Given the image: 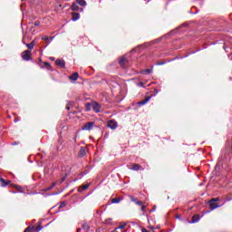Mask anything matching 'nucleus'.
Listing matches in <instances>:
<instances>
[{
  "label": "nucleus",
  "instance_id": "obj_36",
  "mask_svg": "<svg viewBox=\"0 0 232 232\" xmlns=\"http://www.w3.org/2000/svg\"><path fill=\"white\" fill-rule=\"evenodd\" d=\"M138 86H140V87L144 86V82L138 83Z\"/></svg>",
  "mask_w": 232,
  "mask_h": 232
},
{
  "label": "nucleus",
  "instance_id": "obj_35",
  "mask_svg": "<svg viewBox=\"0 0 232 232\" xmlns=\"http://www.w3.org/2000/svg\"><path fill=\"white\" fill-rule=\"evenodd\" d=\"M110 222H111V218L107 219V220L105 221L106 224H110Z\"/></svg>",
  "mask_w": 232,
  "mask_h": 232
},
{
  "label": "nucleus",
  "instance_id": "obj_43",
  "mask_svg": "<svg viewBox=\"0 0 232 232\" xmlns=\"http://www.w3.org/2000/svg\"><path fill=\"white\" fill-rule=\"evenodd\" d=\"M231 200V198H228L227 201Z\"/></svg>",
  "mask_w": 232,
  "mask_h": 232
},
{
  "label": "nucleus",
  "instance_id": "obj_5",
  "mask_svg": "<svg viewBox=\"0 0 232 232\" xmlns=\"http://www.w3.org/2000/svg\"><path fill=\"white\" fill-rule=\"evenodd\" d=\"M209 208H211V211L214 209H217V208H220V205L217 204L215 201H211V199L208 202Z\"/></svg>",
  "mask_w": 232,
  "mask_h": 232
},
{
  "label": "nucleus",
  "instance_id": "obj_8",
  "mask_svg": "<svg viewBox=\"0 0 232 232\" xmlns=\"http://www.w3.org/2000/svg\"><path fill=\"white\" fill-rule=\"evenodd\" d=\"M151 99L150 96L147 97L145 100H142L140 102H138L139 106H144V104H148V102H150V100Z\"/></svg>",
  "mask_w": 232,
  "mask_h": 232
},
{
  "label": "nucleus",
  "instance_id": "obj_20",
  "mask_svg": "<svg viewBox=\"0 0 232 232\" xmlns=\"http://www.w3.org/2000/svg\"><path fill=\"white\" fill-rule=\"evenodd\" d=\"M82 229H84L85 231L90 229V225H88L87 222H84L82 226Z\"/></svg>",
  "mask_w": 232,
  "mask_h": 232
},
{
  "label": "nucleus",
  "instance_id": "obj_38",
  "mask_svg": "<svg viewBox=\"0 0 232 232\" xmlns=\"http://www.w3.org/2000/svg\"><path fill=\"white\" fill-rule=\"evenodd\" d=\"M36 231L37 232L41 231V227H36Z\"/></svg>",
  "mask_w": 232,
  "mask_h": 232
},
{
  "label": "nucleus",
  "instance_id": "obj_18",
  "mask_svg": "<svg viewBox=\"0 0 232 232\" xmlns=\"http://www.w3.org/2000/svg\"><path fill=\"white\" fill-rule=\"evenodd\" d=\"M119 64L121 66V68H124V65L126 64V58H121V60L119 61Z\"/></svg>",
  "mask_w": 232,
  "mask_h": 232
},
{
  "label": "nucleus",
  "instance_id": "obj_41",
  "mask_svg": "<svg viewBox=\"0 0 232 232\" xmlns=\"http://www.w3.org/2000/svg\"><path fill=\"white\" fill-rule=\"evenodd\" d=\"M81 231V228H77V232H80Z\"/></svg>",
  "mask_w": 232,
  "mask_h": 232
},
{
  "label": "nucleus",
  "instance_id": "obj_37",
  "mask_svg": "<svg viewBox=\"0 0 232 232\" xmlns=\"http://www.w3.org/2000/svg\"><path fill=\"white\" fill-rule=\"evenodd\" d=\"M17 144H19V143L14 141V142L12 143V146H17Z\"/></svg>",
  "mask_w": 232,
  "mask_h": 232
},
{
  "label": "nucleus",
  "instance_id": "obj_28",
  "mask_svg": "<svg viewBox=\"0 0 232 232\" xmlns=\"http://www.w3.org/2000/svg\"><path fill=\"white\" fill-rule=\"evenodd\" d=\"M141 211H143V213L146 211V206L141 205Z\"/></svg>",
  "mask_w": 232,
  "mask_h": 232
},
{
  "label": "nucleus",
  "instance_id": "obj_15",
  "mask_svg": "<svg viewBox=\"0 0 232 232\" xmlns=\"http://www.w3.org/2000/svg\"><path fill=\"white\" fill-rule=\"evenodd\" d=\"M128 226V223L121 222L120 223V226L114 229V231H117V229H124Z\"/></svg>",
  "mask_w": 232,
  "mask_h": 232
},
{
  "label": "nucleus",
  "instance_id": "obj_40",
  "mask_svg": "<svg viewBox=\"0 0 232 232\" xmlns=\"http://www.w3.org/2000/svg\"><path fill=\"white\" fill-rule=\"evenodd\" d=\"M150 229H155V227H150Z\"/></svg>",
  "mask_w": 232,
  "mask_h": 232
},
{
  "label": "nucleus",
  "instance_id": "obj_9",
  "mask_svg": "<svg viewBox=\"0 0 232 232\" xmlns=\"http://www.w3.org/2000/svg\"><path fill=\"white\" fill-rule=\"evenodd\" d=\"M0 182H1V186L2 188H6V186H8V184H10V180H5V179L0 178Z\"/></svg>",
  "mask_w": 232,
  "mask_h": 232
},
{
  "label": "nucleus",
  "instance_id": "obj_14",
  "mask_svg": "<svg viewBox=\"0 0 232 232\" xmlns=\"http://www.w3.org/2000/svg\"><path fill=\"white\" fill-rule=\"evenodd\" d=\"M141 73L143 75H149L150 73H153V68H151V69H145V70L141 71Z\"/></svg>",
  "mask_w": 232,
  "mask_h": 232
},
{
  "label": "nucleus",
  "instance_id": "obj_42",
  "mask_svg": "<svg viewBox=\"0 0 232 232\" xmlns=\"http://www.w3.org/2000/svg\"><path fill=\"white\" fill-rule=\"evenodd\" d=\"M51 60L54 61V58H51Z\"/></svg>",
  "mask_w": 232,
  "mask_h": 232
},
{
  "label": "nucleus",
  "instance_id": "obj_27",
  "mask_svg": "<svg viewBox=\"0 0 232 232\" xmlns=\"http://www.w3.org/2000/svg\"><path fill=\"white\" fill-rule=\"evenodd\" d=\"M165 63H166V62L158 63H157V66H162V65L165 64Z\"/></svg>",
  "mask_w": 232,
  "mask_h": 232
},
{
  "label": "nucleus",
  "instance_id": "obj_1",
  "mask_svg": "<svg viewBox=\"0 0 232 232\" xmlns=\"http://www.w3.org/2000/svg\"><path fill=\"white\" fill-rule=\"evenodd\" d=\"M93 126H95V122L94 121H89V122H86L82 127V131H91V130H93Z\"/></svg>",
  "mask_w": 232,
  "mask_h": 232
},
{
  "label": "nucleus",
  "instance_id": "obj_26",
  "mask_svg": "<svg viewBox=\"0 0 232 232\" xmlns=\"http://www.w3.org/2000/svg\"><path fill=\"white\" fill-rule=\"evenodd\" d=\"M49 39H50V37H48V36H43L42 37L43 41H49Z\"/></svg>",
  "mask_w": 232,
  "mask_h": 232
},
{
  "label": "nucleus",
  "instance_id": "obj_30",
  "mask_svg": "<svg viewBox=\"0 0 232 232\" xmlns=\"http://www.w3.org/2000/svg\"><path fill=\"white\" fill-rule=\"evenodd\" d=\"M137 206H142V201H136Z\"/></svg>",
  "mask_w": 232,
  "mask_h": 232
},
{
  "label": "nucleus",
  "instance_id": "obj_13",
  "mask_svg": "<svg viewBox=\"0 0 232 232\" xmlns=\"http://www.w3.org/2000/svg\"><path fill=\"white\" fill-rule=\"evenodd\" d=\"M72 21H79V19L81 18V14H79V13H72Z\"/></svg>",
  "mask_w": 232,
  "mask_h": 232
},
{
  "label": "nucleus",
  "instance_id": "obj_21",
  "mask_svg": "<svg viewBox=\"0 0 232 232\" xmlns=\"http://www.w3.org/2000/svg\"><path fill=\"white\" fill-rule=\"evenodd\" d=\"M85 111H92V103H86L85 104Z\"/></svg>",
  "mask_w": 232,
  "mask_h": 232
},
{
  "label": "nucleus",
  "instance_id": "obj_4",
  "mask_svg": "<svg viewBox=\"0 0 232 232\" xmlns=\"http://www.w3.org/2000/svg\"><path fill=\"white\" fill-rule=\"evenodd\" d=\"M92 108L95 113H101V104L97 102H92Z\"/></svg>",
  "mask_w": 232,
  "mask_h": 232
},
{
  "label": "nucleus",
  "instance_id": "obj_17",
  "mask_svg": "<svg viewBox=\"0 0 232 232\" xmlns=\"http://www.w3.org/2000/svg\"><path fill=\"white\" fill-rule=\"evenodd\" d=\"M71 81H77L79 79V73L74 72L72 76L69 77Z\"/></svg>",
  "mask_w": 232,
  "mask_h": 232
},
{
  "label": "nucleus",
  "instance_id": "obj_22",
  "mask_svg": "<svg viewBox=\"0 0 232 232\" xmlns=\"http://www.w3.org/2000/svg\"><path fill=\"white\" fill-rule=\"evenodd\" d=\"M82 191H85L88 188H90V184L82 185Z\"/></svg>",
  "mask_w": 232,
  "mask_h": 232
},
{
  "label": "nucleus",
  "instance_id": "obj_39",
  "mask_svg": "<svg viewBox=\"0 0 232 232\" xmlns=\"http://www.w3.org/2000/svg\"><path fill=\"white\" fill-rule=\"evenodd\" d=\"M45 66H50V63H48V62L44 63Z\"/></svg>",
  "mask_w": 232,
  "mask_h": 232
},
{
  "label": "nucleus",
  "instance_id": "obj_6",
  "mask_svg": "<svg viewBox=\"0 0 232 232\" xmlns=\"http://www.w3.org/2000/svg\"><path fill=\"white\" fill-rule=\"evenodd\" d=\"M88 153V149L86 147H82L80 149L79 157H84Z\"/></svg>",
  "mask_w": 232,
  "mask_h": 232
},
{
  "label": "nucleus",
  "instance_id": "obj_29",
  "mask_svg": "<svg viewBox=\"0 0 232 232\" xmlns=\"http://www.w3.org/2000/svg\"><path fill=\"white\" fill-rule=\"evenodd\" d=\"M39 24H41V22H39V21L34 22V26H39Z\"/></svg>",
  "mask_w": 232,
  "mask_h": 232
},
{
  "label": "nucleus",
  "instance_id": "obj_33",
  "mask_svg": "<svg viewBox=\"0 0 232 232\" xmlns=\"http://www.w3.org/2000/svg\"><path fill=\"white\" fill-rule=\"evenodd\" d=\"M131 201H132V202H135V204H137V202H138L139 200H137V199L131 198Z\"/></svg>",
  "mask_w": 232,
  "mask_h": 232
},
{
  "label": "nucleus",
  "instance_id": "obj_2",
  "mask_svg": "<svg viewBox=\"0 0 232 232\" xmlns=\"http://www.w3.org/2000/svg\"><path fill=\"white\" fill-rule=\"evenodd\" d=\"M21 55L24 61H32V51H24Z\"/></svg>",
  "mask_w": 232,
  "mask_h": 232
},
{
  "label": "nucleus",
  "instance_id": "obj_11",
  "mask_svg": "<svg viewBox=\"0 0 232 232\" xmlns=\"http://www.w3.org/2000/svg\"><path fill=\"white\" fill-rule=\"evenodd\" d=\"M198 220H200V216L194 215L192 217V221L190 222V224H197V222H198Z\"/></svg>",
  "mask_w": 232,
  "mask_h": 232
},
{
  "label": "nucleus",
  "instance_id": "obj_31",
  "mask_svg": "<svg viewBox=\"0 0 232 232\" xmlns=\"http://www.w3.org/2000/svg\"><path fill=\"white\" fill-rule=\"evenodd\" d=\"M64 206H66V203H64V202H62V203L60 204V208H64Z\"/></svg>",
  "mask_w": 232,
  "mask_h": 232
},
{
  "label": "nucleus",
  "instance_id": "obj_3",
  "mask_svg": "<svg viewBox=\"0 0 232 232\" xmlns=\"http://www.w3.org/2000/svg\"><path fill=\"white\" fill-rule=\"evenodd\" d=\"M107 126L111 130H117V128H119V123L115 120H111L108 121Z\"/></svg>",
  "mask_w": 232,
  "mask_h": 232
},
{
  "label": "nucleus",
  "instance_id": "obj_12",
  "mask_svg": "<svg viewBox=\"0 0 232 232\" xmlns=\"http://www.w3.org/2000/svg\"><path fill=\"white\" fill-rule=\"evenodd\" d=\"M142 167L140 164H134L132 168H129V169H131L132 171H139Z\"/></svg>",
  "mask_w": 232,
  "mask_h": 232
},
{
  "label": "nucleus",
  "instance_id": "obj_10",
  "mask_svg": "<svg viewBox=\"0 0 232 232\" xmlns=\"http://www.w3.org/2000/svg\"><path fill=\"white\" fill-rule=\"evenodd\" d=\"M23 44H25V46H26L29 50H34V47L35 46L34 41H33L31 44H25L24 41H23Z\"/></svg>",
  "mask_w": 232,
  "mask_h": 232
},
{
  "label": "nucleus",
  "instance_id": "obj_7",
  "mask_svg": "<svg viewBox=\"0 0 232 232\" xmlns=\"http://www.w3.org/2000/svg\"><path fill=\"white\" fill-rule=\"evenodd\" d=\"M56 64L57 66H61V68H64V66H66V63L63 59H57Z\"/></svg>",
  "mask_w": 232,
  "mask_h": 232
},
{
  "label": "nucleus",
  "instance_id": "obj_25",
  "mask_svg": "<svg viewBox=\"0 0 232 232\" xmlns=\"http://www.w3.org/2000/svg\"><path fill=\"white\" fill-rule=\"evenodd\" d=\"M210 200H211V202H218L220 200V198H212Z\"/></svg>",
  "mask_w": 232,
  "mask_h": 232
},
{
  "label": "nucleus",
  "instance_id": "obj_32",
  "mask_svg": "<svg viewBox=\"0 0 232 232\" xmlns=\"http://www.w3.org/2000/svg\"><path fill=\"white\" fill-rule=\"evenodd\" d=\"M30 229H32V227H28L24 232H30Z\"/></svg>",
  "mask_w": 232,
  "mask_h": 232
},
{
  "label": "nucleus",
  "instance_id": "obj_16",
  "mask_svg": "<svg viewBox=\"0 0 232 232\" xmlns=\"http://www.w3.org/2000/svg\"><path fill=\"white\" fill-rule=\"evenodd\" d=\"M72 12H79V4L77 2L72 4Z\"/></svg>",
  "mask_w": 232,
  "mask_h": 232
},
{
  "label": "nucleus",
  "instance_id": "obj_34",
  "mask_svg": "<svg viewBox=\"0 0 232 232\" xmlns=\"http://www.w3.org/2000/svg\"><path fill=\"white\" fill-rule=\"evenodd\" d=\"M141 232H150V230H148L146 228H141Z\"/></svg>",
  "mask_w": 232,
  "mask_h": 232
},
{
  "label": "nucleus",
  "instance_id": "obj_23",
  "mask_svg": "<svg viewBox=\"0 0 232 232\" xmlns=\"http://www.w3.org/2000/svg\"><path fill=\"white\" fill-rule=\"evenodd\" d=\"M111 202H112V204H119V202H121V199L114 198H112Z\"/></svg>",
  "mask_w": 232,
  "mask_h": 232
},
{
  "label": "nucleus",
  "instance_id": "obj_19",
  "mask_svg": "<svg viewBox=\"0 0 232 232\" xmlns=\"http://www.w3.org/2000/svg\"><path fill=\"white\" fill-rule=\"evenodd\" d=\"M77 5L80 6H86V0H76Z\"/></svg>",
  "mask_w": 232,
  "mask_h": 232
},
{
  "label": "nucleus",
  "instance_id": "obj_24",
  "mask_svg": "<svg viewBox=\"0 0 232 232\" xmlns=\"http://www.w3.org/2000/svg\"><path fill=\"white\" fill-rule=\"evenodd\" d=\"M55 182L52 184L51 187H49L48 188H46L47 191H50V189H53V188L55 187Z\"/></svg>",
  "mask_w": 232,
  "mask_h": 232
}]
</instances>
